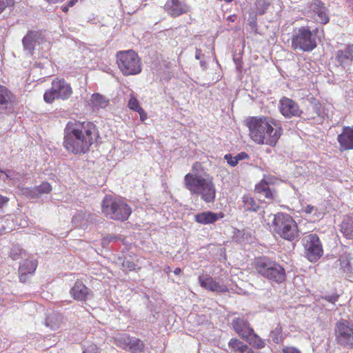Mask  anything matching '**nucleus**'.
Listing matches in <instances>:
<instances>
[{
  "mask_svg": "<svg viewBox=\"0 0 353 353\" xmlns=\"http://www.w3.org/2000/svg\"><path fill=\"white\" fill-rule=\"evenodd\" d=\"M98 138V130L92 122L70 121L64 129L63 145L73 154H85Z\"/></svg>",
  "mask_w": 353,
  "mask_h": 353,
  "instance_id": "nucleus-1",
  "label": "nucleus"
},
{
  "mask_svg": "<svg viewBox=\"0 0 353 353\" xmlns=\"http://www.w3.org/2000/svg\"><path fill=\"white\" fill-rule=\"evenodd\" d=\"M250 138L258 144L274 146L283 133V128L274 119L266 117H252L248 122Z\"/></svg>",
  "mask_w": 353,
  "mask_h": 353,
  "instance_id": "nucleus-2",
  "label": "nucleus"
},
{
  "mask_svg": "<svg viewBox=\"0 0 353 353\" xmlns=\"http://www.w3.org/2000/svg\"><path fill=\"white\" fill-rule=\"evenodd\" d=\"M184 186L192 195L200 196L206 203H212L215 199V185L207 174L188 173L184 177Z\"/></svg>",
  "mask_w": 353,
  "mask_h": 353,
  "instance_id": "nucleus-3",
  "label": "nucleus"
},
{
  "mask_svg": "<svg viewBox=\"0 0 353 353\" xmlns=\"http://www.w3.org/2000/svg\"><path fill=\"white\" fill-rule=\"evenodd\" d=\"M254 267L256 272L272 283L280 284L286 279L285 269L278 263L267 257L256 259Z\"/></svg>",
  "mask_w": 353,
  "mask_h": 353,
  "instance_id": "nucleus-4",
  "label": "nucleus"
},
{
  "mask_svg": "<svg viewBox=\"0 0 353 353\" xmlns=\"http://www.w3.org/2000/svg\"><path fill=\"white\" fill-rule=\"evenodd\" d=\"M271 228L281 238L292 241L299 236V231L295 221L291 216L285 213L274 215Z\"/></svg>",
  "mask_w": 353,
  "mask_h": 353,
  "instance_id": "nucleus-5",
  "label": "nucleus"
},
{
  "mask_svg": "<svg viewBox=\"0 0 353 353\" xmlns=\"http://www.w3.org/2000/svg\"><path fill=\"white\" fill-rule=\"evenodd\" d=\"M323 36V30L316 28L311 30L308 27H301L294 31L292 37V46L294 49L303 52H310L317 46L316 38Z\"/></svg>",
  "mask_w": 353,
  "mask_h": 353,
  "instance_id": "nucleus-6",
  "label": "nucleus"
},
{
  "mask_svg": "<svg viewBox=\"0 0 353 353\" xmlns=\"http://www.w3.org/2000/svg\"><path fill=\"white\" fill-rule=\"evenodd\" d=\"M102 212L112 219L125 221L132 210L123 199L106 195L102 201Z\"/></svg>",
  "mask_w": 353,
  "mask_h": 353,
  "instance_id": "nucleus-7",
  "label": "nucleus"
},
{
  "mask_svg": "<svg viewBox=\"0 0 353 353\" xmlns=\"http://www.w3.org/2000/svg\"><path fill=\"white\" fill-rule=\"evenodd\" d=\"M116 57L118 67L123 75H136L141 72V59L134 50L119 51Z\"/></svg>",
  "mask_w": 353,
  "mask_h": 353,
  "instance_id": "nucleus-8",
  "label": "nucleus"
},
{
  "mask_svg": "<svg viewBox=\"0 0 353 353\" xmlns=\"http://www.w3.org/2000/svg\"><path fill=\"white\" fill-rule=\"evenodd\" d=\"M72 93V88L64 79H56L52 81L51 88L44 93L43 99L51 103L56 99H67Z\"/></svg>",
  "mask_w": 353,
  "mask_h": 353,
  "instance_id": "nucleus-9",
  "label": "nucleus"
},
{
  "mask_svg": "<svg viewBox=\"0 0 353 353\" xmlns=\"http://www.w3.org/2000/svg\"><path fill=\"white\" fill-rule=\"evenodd\" d=\"M302 243L305 256L310 262H316L323 256V246L317 234H310L305 236Z\"/></svg>",
  "mask_w": 353,
  "mask_h": 353,
  "instance_id": "nucleus-10",
  "label": "nucleus"
},
{
  "mask_svg": "<svg viewBox=\"0 0 353 353\" xmlns=\"http://www.w3.org/2000/svg\"><path fill=\"white\" fill-rule=\"evenodd\" d=\"M335 336L338 344L347 348H353V324L341 319L335 325Z\"/></svg>",
  "mask_w": 353,
  "mask_h": 353,
  "instance_id": "nucleus-11",
  "label": "nucleus"
},
{
  "mask_svg": "<svg viewBox=\"0 0 353 353\" xmlns=\"http://www.w3.org/2000/svg\"><path fill=\"white\" fill-rule=\"evenodd\" d=\"M307 8L311 17L316 21L322 24L329 22L328 9L321 0H313L309 3Z\"/></svg>",
  "mask_w": 353,
  "mask_h": 353,
  "instance_id": "nucleus-12",
  "label": "nucleus"
},
{
  "mask_svg": "<svg viewBox=\"0 0 353 353\" xmlns=\"http://www.w3.org/2000/svg\"><path fill=\"white\" fill-rule=\"evenodd\" d=\"M279 110L281 114L288 119L293 117H300L302 114V110L298 103L287 97H283L280 99Z\"/></svg>",
  "mask_w": 353,
  "mask_h": 353,
  "instance_id": "nucleus-13",
  "label": "nucleus"
},
{
  "mask_svg": "<svg viewBox=\"0 0 353 353\" xmlns=\"http://www.w3.org/2000/svg\"><path fill=\"white\" fill-rule=\"evenodd\" d=\"M42 33L39 31L30 30L22 39V44L27 54L32 56L37 46L43 41Z\"/></svg>",
  "mask_w": 353,
  "mask_h": 353,
  "instance_id": "nucleus-14",
  "label": "nucleus"
},
{
  "mask_svg": "<svg viewBox=\"0 0 353 353\" xmlns=\"http://www.w3.org/2000/svg\"><path fill=\"white\" fill-rule=\"evenodd\" d=\"M231 324L234 330L242 339H248L250 334H253V329L244 318L234 317L232 320Z\"/></svg>",
  "mask_w": 353,
  "mask_h": 353,
  "instance_id": "nucleus-15",
  "label": "nucleus"
},
{
  "mask_svg": "<svg viewBox=\"0 0 353 353\" xmlns=\"http://www.w3.org/2000/svg\"><path fill=\"white\" fill-rule=\"evenodd\" d=\"M199 282L202 288L214 292L221 293L228 291L225 285L216 281L208 275L199 276Z\"/></svg>",
  "mask_w": 353,
  "mask_h": 353,
  "instance_id": "nucleus-16",
  "label": "nucleus"
},
{
  "mask_svg": "<svg viewBox=\"0 0 353 353\" xmlns=\"http://www.w3.org/2000/svg\"><path fill=\"white\" fill-rule=\"evenodd\" d=\"M52 187L48 182H43L41 185L33 188H23L21 193L30 199L39 198L44 194H48L51 192Z\"/></svg>",
  "mask_w": 353,
  "mask_h": 353,
  "instance_id": "nucleus-17",
  "label": "nucleus"
},
{
  "mask_svg": "<svg viewBox=\"0 0 353 353\" xmlns=\"http://www.w3.org/2000/svg\"><path fill=\"white\" fill-rule=\"evenodd\" d=\"M337 140L343 150H353V125L343 127Z\"/></svg>",
  "mask_w": 353,
  "mask_h": 353,
  "instance_id": "nucleus-18",
  "label": "nucleus"
},
{
  "mask_svg": "<svg viewBox=\"0 0 353 353\" xmlns=\"http://www.w3.org/2000/svg\"><path fill=\"white\" fill-rule=\"evenodd\" d=\"M94 215L86 211L77 212L72 217V223L78 228L85 229L94 223Z\"/></svg>",
  "mask_w": 353,
  "mask_h": 353,
  "instance_id": "nucleus-19",
  "label": "nucleus"
},
{
  "mask_svg": "<svg viewBox=\"0 0 353 353\" xmlns=\"http://www.w3.org/2000/svg\"><path fill=\"white\" fill-rule=\"evenodd\" d=\"M164 8L167 12L172 17H178L189 10L188 6L179 0H168Z\"/></svg>",
  "mask_w": 353,
  "mask_h": 353,
  "instance_id": "nucleus-20",
  "label": "nucleus"
},
{
  "mask_svg": "<svg viewBox=\"0 0 353 353\" xmlns=\"http://www.w3.org/2000/svg\"><path fill=\"white\" fill-rule=\"evenodd\" d=\"M336 61L340 65L345 68L350 66L353 61V45H348L337 51Z\"/></svg>",
  "mask_w": 353,
  "mask_h": 353,
  "instance_id": "nucleus-21",
  "label": "nucleus"
},
{
  "mask_svg": "<svg viewBox=\"0 0 353 353\" xmlns=\"http://www.w3.org/2000/svg\"><path fill=\"white\" fill-rule=\"evenodd\" d=\"M37 262L34 259H26L19 266V273L21 282L26 283L29 275H32L36 270Z\"/></svg>",
  "mask_w": 353,
  "mask_h": 353,
  "instance_id": "nucleus-22",
  "label": "nucleus"
},
{
  "mask_svg": "<svg viewBox=\"0 0 353 353\" xmlns=\"http://www.w3.org/2000/svg\"><path fill=\"white\" fill-rule=\"evenodd\" d=\"M223 217L224 214L223 212L214 213L211 211H205L195 214L194 220L200 224L207 225L214 223Z\"/></svg>",
  "mask_w": 353,
  "mask_h": 353,
  "instance_id": "nucleus-23",
  "label": "nucleus"
},
{
  "mask_svg": "<svg viewBox=\"0 0 353 353\" xmlns=\"http://www.w3.org/2000/svg\"><path fill=\"white\" fill-rule=\"evenodd\" d=\"M70 294L78 301H85L89 295V289L81 282H76L70 290Z\"/></svg>",
  "mask_w": 353,
  "mask_h": 353,
  "instance_id": "nucleus-24",
  "label": "nucleus"
},
{
  "mask_svg": "<svg viewBox=\"0 0 353 353\" xmlns=\"http://www.w3.org/2000/svg\"><path fill=\"white\" fill-rule=\"evenodd\" d=\"M228 348L230 353H254L250 347L236 338L230 340Z\"/></svg>",
  "mask_w": 353,
  "mask_h": 353,
  "instance_id": "nucleus-25",
  "label": "nucleus"
},
{
  "mask_svg": "<svg viewBox=\"0 0 353 353\" xmlns=\"http://www.w3.org/2000/svg\"><path fill=\"white\" fill-rule=\"evenodd\" d=\"M63 323V316L61 314L57 312H51L48 314L45 319V325L50 327L52 330L59 329Z\"/></svg>",
  "mask_w": 353,
  "mask_h": 353,
  "instance_id": "nucleus-26",
  "label": "nucleus"
},
{
  "mask_svg": "<svg viewBox=\"0 0 353 353\" xmlns=\"http://www.w3.org/2000/svg\"><path fill=\"white\" fill-rule=\"evenodd\" d=\"M110 99L99 93H94L90 98L91 105L97 109H105L109 105Z\"/></svg>",
  "mask_w": 353,
  "mask_h": 353,
  "instance_id": "nucleus-27",
  "label": "nucleus"
},
{
  "mask_svg": "<svg viewBox=\"0 0 353 353\" xmlns=\"http://www.w3.org/2000/svg\"><path fill=\"white\" fill-rule=\"evenodd\" d=\"M341 232L349 239H353V218L351 216H345L340 225Z\"/></svg>",
  "mask_w": 353,
  "mask_h": 353,
  "instance_id": "nucleus-28",
  "label": "nucleus"
},
{
  "mask_svg": "<svg viewBox=\"0 0 353 353\" xmlns=\"http://www.w3.org/2000/svg\"><path fill=\"white\" fill-rule=\"evenodd\" d=\"M256 190L269 200L274 199V192L270 189L268 183L264 180L256 185Z\"/></svg>",
  "mask_w": 353,
  "mask_h": 353,
  "instance_id": "nucleus-29",
  "label": "nucleus"
},
{
  "mask_svg": "<svg viewBox=\"0 0 353 353\" xmlns=\"http://www.w3.org/2000/svg\"><path fill=\"white\" fill-rule=\"evenodd\" d=\"M243 207L246 211L256 212L259 209V205L250 195H245L242 198Z\"/></svg>",
  "mask_w": 353,
  "mask_h": 353,
  "instance_id": "nucleus-30",
  "label": "nucleus"
},
{
  "mask_svg": "<svg viewBox=\"0 0 353 353\" xmlns=\"http://www.w3.org/2000/svg\"><path fill=\"white\" fill-rule=\"evenodd\" d=\"M11 92L4 86L0 85V105L7 107L12 101Z\"/></svg>",
  "mask_w": 353,
  "mask_h": 353,
  "instance_id": "nucleus-31",
  "label": "nucleus"
},
{
  "mask_svg": "<svg viewBox=\"0 0 353 353\" xmlns=\"http://www.w3.org/2000/svg\"><path fill=\"white\" fill-rule=\"evenodd\" d=\"M145 345L142 341L135 337H131L130 343L128 347V350L132 353L141 352L143 351Z\"/></svg>",
  "mask_w": 353,
  "mask_h": 353,
  "instance_id": "nucleus-32",
  "label": "nucleus"
},
{
  "mask_svg": "<svg viewBox=\"0 0 353 353\" xmlns=\"http://www.w3.org/2000/svg\"><path fill=\"white\" fill-rule=\"evenodd\" d=\"M247 341L252 345L253 347L257 349H262L265 347V343L264 340L261 339L256 334L253 332L248 339H245Z\"/></svg>",
  "mask_w": 353,
  "mask_h": 353,
  "instance_id": "nucleus-33",
  "label": "nucleus"
},
{
  "mask_svg": "<svg viewBox=\"0 0 353 353\" xmlns=\"http://www.w3.org/2000/svg\"><path fill=\"white\" fill-rule=\"evenodd\" d=\"M303 211L308 215H310V217L313 219L314 221H316L323 217V212L320 211L316 207L307 205L303 209Z\"/></svg>",
  "mask_w": 353,
  "mask_h": 353,
  "instance_id": "nucleus-34",
  "label": "nucleus"
},
{
  "mask_svg": "<svg viewBox=\"0 0 353 353\" xmlns=\"http://www.w3.org/2000/svg\"><path fill=\"white\" fill-rule=\"evenodd\" d=\"M130 339L131 336L127 334H119L115 337V343L117 346L127 350Z\"/></svg>",
  "mask_w": 353,
  "mask_h": 353,
  "instance_id": "nucleus-35",
  "label": "nucleus"
},
{
  "mask_svg": "<svg viewBox=\"0 0 353 353\" xmlns=\"http://www.w3.org/2000/svg\"><path fill=\"white\" fill-rule=\"evenodd\" d=\"M270 336L274 343L277 344L281 343L283 340L281 327L277 326L274 330H272L270 332Z\"/></svg>",
  "mask_w": 353,
  "mask_h": 353,
  "instance_id": "nucleus-36",
  "label": "nucleus"
},
{
  "mask_svg": "<svg viewBox=\"0 0 353 353\" xmlns=\"http://www.w3.org/2000/svg\"><path fill=\"white\" fill-rule=\"evenodd\" d=\"M338 261L339 262L341 269H342L343 272H348L350 271V263L347 256L340 257Z\"/></svg>",
  "mask_w": 353,
  "mask_h": 353,
  "instance_id": "nucleus-37",
  "label": "nucleus"
},
{
  "mask_svg": "<svg viewBox=\"0 0 353 353\" xmlns=\"http://www.w3.org/2000/svg\"><path fill=\"white\" fill-rule=\"evenodd\" d=\"M128 106L130 110H132L135 112H137L139 108H141L139 101L133 94H130V98L128 101Z\"/></svg>",
  "mask_w": 353,
  "mask_h": 353,
  "instance_id": "nucleus-38",
  "label": "nucleus"
},
{
  "mask_svg": "<svg viewBox=\"0 0 353 353\" xmlns=\"http://www.w3.org/2000/svg\"><path fill=\"white\" fill-rule=\"evenodd\" d=\"M120 239L121 238L118 236H116L114 234H108L101 239V244L103 247H106L108 245L109 243L112 242H115Z\"/></svg>",
  "mask_w": 353,
  "mask_h": 353,
  "instance_id": "nucleus-39",
  "label": "nucleus"
},
{
  "mask_svg": "<svg viewBox=\"0 0 353 353\" xmlns=\"http://www.w3.org/2000/svg\"><path fill=\"white\" fill-rule=\"evenodd\" d=\"M269 6V3L266 2L265 0H259L256 3V8L259 13L260 14H263Z\"/></svg>",
  "mask_w": 353,
  "mask_h": 353,
  "instance_id": "nucleus-40",
  "label": "nucleus"
},
{
  "mask_svg": "<svg viewBox=\"0 0 353 353\" xmlns=\"http://www.w3.org/2000/svg\"><path fill=\"white\" fill-rule=\"evenodd\" d=\"M6 177L13 181V183H16L17 181H19L22 176L19 173H15L12 170H8L6 173Z\"/></svg>",
  "mask_w": 353,
  "mask_h": 353,
  "instance_id": "nucleus-41",
  "label": "nucleus"
},
{
  "mask_svg": "<svg viewBox=\"0 0 353 353\" xmlns=\"http://www.w3.org/2000/svg\"><path fill=\"white\" fill-rule=\"evenodd\" d=\"M14 5V0H0V14L6 8H12Z\"/></svg>",
  "mask_w": 353,
  "mask_h": 353,
  "instance_id": "nucleus-42",
  "label": "nucleus"
},
{
  "mask_svg": "<svg viewBox=\"0 0 353 353\" xmlns=\"http://www.w3.org/2000/svg\"><path fill=\"white\" fill-rule=\"evenodd\" d=\"M22 254V250L18 247H14L12 249L10 252V257L13 260H17L20 258V255Z\"/></svg>",
  "mask_w": 353,
  "mask_h": 353,
  "instance_id": "nucleus-43",
  "label": "nucleus"
},
{
  "mask_svg": "<svg viewBox=\"0 0 353 353\" xmlns=\"http://www.w3.org/2000/svg\"><path fill=\"white\" fill-rule=\"evenodd\" d=\"M224 159L227 161V163L232 167H234L238 164V161L235 157H232L230 154H225Z\"/></svg>",
  "mask_w": 353,
  "mask_h": 353,
  "instance_id": "nucleus-44",
  "label": "nucleus"
},
{
  "mask_svg": "<svg viewBox=\"0 0 353 353\" xmlns=\"http://www.w3.org/2000/svg\"><path fill=\"white\" fill-rule=\"evenodd\" d=\"M2 224L0 226V236L4 234L7 229H10L9 228L10 221L8 219H1Z\"/></svg>",
  "mask_w": 353,
  "mask_h": 353,
  "instance_id": "nucleus-45",
  "label": "nucleus"
},
{
  "mask_svg": "<svg viewBox=\"0 0 353 353\" xmlns=\"http://www.w3.org/2000/svg\"><path fill=\"white\" fill-rule=\"evenodd\" d=\"M98 350L95 345L91 344L83 348L82 353H97Z\"/></svg>",
  "mask_w": 353,
  "mask_h": 353,
  "instance_id": "nucleus-46",
  "label": "nucleus"
},
{
  "mask_svg": "<svg viewBox=\"0 0 353 353\" xmlns=\"http://www.w3.org/2000/svg\"><path fill=\"white\" fill-rule=\"evenodd\" d=\"M135 266H136V265L134 263H132V262H130L128 260H125L123 262V267L124 268H126V269L129 270H134L135 269Z\"/></svg>",
  "mask_w": 353,
  "mask_h": 353,
  "instance_id": "nucleus-47",
  "label": "nucleus"
},
{
  "mask_svg": "<svg viewBox=\"0 0 353 353\" xmlns=\"http://www.w3.org/2000/svg\"><path fill=\"white\" fill-rule=\"evenodd\" d=\"M283 353H301V352L294 347H285L282 350Z\"/></svg>",
  "mask_w": 353,
  "mask_h": 353,
  "instance_id": "nucleus-48",
  "label": "nucleus"
},
{
  "mask_svg": "<svg viewBox=\"0 0 353 353\" xmlns=\"http://www.w3.org/2000/svg\"><path fill=\"white\" fill-rule=\"evenodd\" d=\"M249 156L246 152H242L235 156L236 161L239 162L241 160L248 159Z\"/></svg>",
  "mask_w": 353,
  "mask_h": 353,
  "instance_id": "nucleus-49",
  "label": "nucleus"
},
{
  "mask_svg": "<svg viewBox=\"0 0 353 353\" xmlns=\"http://www.w3.org/2000/svg\"><path fill=\"white\" fill-rule=\"evenodd\" d=\"M338 299H339V295H337V294L326 296L325 297V300H327V301H329L332 303H334L336 301H337Z\"/></svg>",
  "mask_w": 353,
  "mask_h": 353,
  "instance_id": "nucleus-50",
  "label": "nucleus"
},
{
  "mask_svg": "<svg viewBox=\"0 0 353 353\" xmlns=\"http://www.w3.org/2000/svg\"><path fill=\"white\" fill-rule=\"evenodd\" d=\"M9 201V199L6 196L0 194V208L7 205Z\"/></svg>",
  "mask_w": 353,
  "mask_h": 353,
  "instance_id": "nucleus-51",
  "label": "nucleus"
},
{
  "mask_svg": "<svg viewBox=\"0 0 353 353\" xmlns=\"http://www.w3.org/2000/svg\"><path fill=\"white\" fill-rule=\"evenodd\" d=\"M137 112L139 114L141 121H143L147 119V114L142 108H139Z\"/></svg>",
  "mask_w": 353,
  "mask_h": 353,
  "instance_id": "nucleus-52",
  "label": "nucleus"
},
{
  "mask_svg": "<svg viewBox=\"0 0 353 353\" xmlns=\"http://www.w3.org/2000/svg\"><path fill=\"white\" fill-rule=\"evenodd\" d=\"M204 57V54L202 53L201 49H196L195 52V58L197 60H201Z\"/></svg>",
  "mask_w": 353,
  "mask_h": 353,
  "instance_id": "nucleus-53",
  "label": "nucleus"
},
{
  "mask_svg": "<svg viewBox=\"0 0 353 353\" xmlns=\"http://www.w3.org/2000/svg\"><path fill=\"white\" fill-rule=\"evenodd\" d=\"M201 163L199 162L194 163L192 165V171L194 172L193 173H196V171H197L201 168Z\"/></svg>",
  "mask_w": 353,
  "mask_h": 353,
  "instance_id": "nucleus-54",
  "label": "nucleus"
},
{
  "mask_svg": "<svg viewBox=\"0 0 353 353\" xmlns=\"http://www.w3.org/2000/svg\"><path fill=\"white\" fill-rule=\"evenodd\" d=\"M200 65L203 70H205L207 68V63L203 59L200 60Z\"/></svg>",
  "mask_w": 353,
  "mask_h": 353,
  "instance_id": "nucleus-55",
  "label": "nucleus"
},
{
  "mask_svg": "<svg viewBox=\"0 0 353 353\" xmlns=\"http://www.w3.org/2000/svg\"><path fill=\"white\" fill-rule=\"evenodd\" d=\"M77 1H78V0H70V1H69L68 3V6H70V8L74 6L77 3Z\"/></svg>",
  "mask_w": 353,
  "mask_h": 353,
  "instance_id": "nucleus-56",
  "label": "nucleus"
},
{
  "mask_svg": "<svg viewBox=\"0 0 353 353\" xmlns=\"http://www.w3.org/2000/svg\"><path fill=\"white\" fill-rule=\"evenodd\" d=\"M69 8H70V6H68V4H67L66 6H61L62 10L65 12H66L68 10Z\"/></svg>",
  "mask_w": 353,
  "mask_h": 353,
  "instance_id": "nucleus-57",
  "label": "nucleus"
},
{
  "mask_svg": "<svg viewBox=\"0 0 353 353\" xmlns=\"http://www.w3.org/2000/svg\"><path fill=\"white\" fill-rule=\"evenodd\" d=\"M181 272V270L179 268H177L174 270V273L175 274H179Z\"/></svg>",
  "mask_w": 353,
  "mask_h": 353,
  "instance_id": "nucleus-58",
  "label": "nucleus"
},
{
  "mask_svg": "<svg viewBox=\"0 0 353 353\" xmlns=\"http://www.w3.org/2000/svg\"><path fill=\"white\" fill-rule=\"evenodd\" d=\"M352 10H353V1L352 2Z\"/></svg>",
  "mask_w": 353,
  "mask_h": 353,
  "instance_id": "nucleus-59",
  "label": "nucleus"
}]
</instances>
